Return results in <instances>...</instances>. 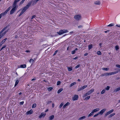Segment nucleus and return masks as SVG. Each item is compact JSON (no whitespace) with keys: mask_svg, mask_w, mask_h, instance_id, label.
<instances>
[{"mask_svg":"<svg viewBox=\"0 0 120 120\" xmlns=\"http://www.w3.org/2000/svg\"><path fill=\"white\" fill-rule=\"evenodd\" d=\"M109 115L107 113V112L105 114V117L106 116L108 115Z\"/></svg>","mask_w":120,"mask_h":120,"instance_id":"nucleus-59","label":"nucleus"},{"mask_svg":"<svg viewBox=\"0 0 120 120\" xmlns=\"http://www.w3.org/2000/svg\"><path fill=\"white\" fill-rule=\"evenodd\" d=\"M33 2V1H31L30 2H29L25 6L26 7V8H28L32 4V3Z\"/></svg>","mask_w":120,"mask_h":120,"instance_id":"nucleus-8","label":"nucleus"},{"mask_svg":"<svg viewBox=\"0 0 120 120\" xmlns=\"http://www.w3.org/2000/svg\"><path fill=\"white\" fill-rule=\"evenodd\" d=\"M35 17H36V16L35 15H33L32 16L31 18V19H33L34 18H35Z\"/></svg>","mask_w":120,"mask_h":120,"instance_id":"nucleus-48","label":"nucleus"},{"mask_svg":"<svg viewBox=\"0 0 120 120\" xmlns=\"http://www.w3.org/2000/svg\"><path fill=\"white\" fill-rule=\"evenodd\" d=\"M116 26L119 27H120V25H116Z\"/></svg>","mask_w":120,"mask_h":120,"instance_id":"nucleus-64","label":"nucleus"},{"mask_svg":"<svg viewBox=\"0 0 120 120\" xmlns=\"http://www.w3.org/2000/svg\"><path fill=\"white\" fill-rule=\"evenodd\" d=\"M20 0H15L14 1L13 4L12 6L13 8L10 12V14H13L16 10L18 8L17 5V3L19 2Z\"/></svg>","mask_w":120,"mask_h":120,"instance_id":"nucleus-1","label":"nucleus"},{"mask_svg":"<svg viewBox=\"0 0 120 120\" xmlns=\"http://www.w3.org/2000/svg\"><path fill=\"white\" fill-rule=\"evenodd\" d=\"M80 66V65L78 64L75 67V68H77L79 67Z\"/></svg>","mask_w":120,"mask_h":120,"instance_id":"nucleus-49","label":"nucleus"},{"mask_svg":"<svg viewBox=\"0 0 120 120\" xmlns=\"http://www.w3.org/2000/svg\"><path fill=\"white\" fill-rule=\"evenodd\" d=\"M97 53L98 55H101V53L100 51H98L97 52Z\"/></svg>","mask_w":120,"mask_h":120,"instance_id":"nucleus-34","label":"nucleus"},{"mask_svg":"<svg viewBox=\"0 0 120 120\" xmlns=\"http://www.w3.org/2000/svg\"><path fill=\"white\" fill-rule=\"evenodd\" d=\"M35 2V0H34L33 2V3L32 5H34L36 3Z\"/></svg>","mask_w":120,"mask_h":120,"instance_id":"nucleus-58","label":"nucleus"},{"mask_svg":"<svg viewBox=\"0 0 120 120\" xmlns=\"http://www.w3.org/2000/svg\"><path fill=\"white\" fill-rule=\"evenodd\" d=\"M7 14L6 12L5 11L3 13H1L0 15L1 16V17H4L5 15Z\"/></svg>","mask_w":120,"mask_h":120,"instance_id":"nucleus-14","label":"nucleus"},{"mask_svg":"<svg viewBox=\"0 0 120 120\" xmlns=\"http://www.w3.org/2000/svg\"><path fill=\"white\" fill-rule=\"evenodd\" d=\"M102 69L104 70L108 71L109 70V68H102Z\"/></svg>","mask_w":120,"mask_h":120,"instance_id":"nucleus-27","label":"nucleus"},{"mask_svg":"<svg viewBox=\"0 0 120 120\" xmlns=\"http://www.w3.org/2000/svg\"><path fill=\"white\" fill-rule=\"evenodd\" d=\"M26 65L25 64H23L21 65L20 66V67L19 68H24L26 67Z\"/></svg>","mask_w":120,"mask_h":120,"instance_id":"nucleus-16","label":"nucleus"},{"mask_svg":"<svg viewBox=\"0 0 120 120\" xmlns=\"http://www.w3.org/2000/svg\"><path fill=\"white\" fill-rule=\"evenodd\" d=\"M64 103H63V102L62 103L60 104V106H59L60 108L62 107V106H63V105H64Z\"/></svg>","mask_w":120,"mask_h":120,"instance_id":"nucleus-36","label":"nucleus"},{"mask_svg":"<svg viewBox=\"0 0 120 120\" xmlns=\"http://www.w3.org/2000/svg\"><path fill=\"white\" fill-rule=\"evenodd\" d=\"M102 45V43H101L99 44V45H100V48H101L102 47V46H101Z\"/></svg>","mask_w":120,"mask_h":120,"instance_id":"nucleus-60","label":"nucleus"},{"mask_svg":"<svg viewBox=\"0 0 120 120\" xmlns=\"http://www.w3.org/2000/svg\"><path fill=\"white\" fill-rule=\"evenodd\" d=\"M88 54L87 53H86L84 54V55L85 56H86L88 55Z\"/></svg>","mask_w":120,"mask_h":120,"instance_id":"nucleus-63","label":"nucleus"},{"mask_svg":"<svg viewBox=\"0 0 120 120\" xmlns=\"http://www.w3.org/2000/svg\"><path fill=\"white\" fill-rule=\"evenodd\" d=\"M61 83V82L60 81H58L57 82V85H59Z\"/></svg>","mask_w":120,"mask_h":120,"instance_id":"nucleus-47","label":"nucleus"},{"mask_svg":"<svg viewBox=\"0 0 120 120\" xmlns=\"http://www.w3.org/2000/svg\"><path fill=\"white\" fill-rule=\"evenodd\" d=\"M63 90V89L62 88H60L57 91V93L58 94L60 93V92L62 91Z\"/></svg>","mask_w":120,"mask_h":120,"instance_id":"nucleus-23","label":"nucleus"},{"mask_svg":"<svg viewBox=\"0 0 120 120\" xmlns=\"http://www.w3.org/2000/svg\"><path fill=\"white\" fill-rule=\"evenodd\" d=\"M115 114V113H113L112 114H111L109 116V118H111Z\"/></svg>","mask_w":120,"mask_h":120,"instance_id":"nucleus-24","label":"nucleus"},{"mask_svg":"<svg viewBox=\"0 0 120 120\" xmlns=\"http://www.w3.org/2000/svg\"><path fill=\"white\" fill-rule=\"evenodd\" d=\"M7 26H6L0 32V35L2 37L6 34V33L8 32V30L3 33V32L7 29Z\"/></svg>","mask_w":120,"mask_h":120,"instance_id":"nucleus-2","label":"nucleus"},{"mask_svg":"<svg viewBox=\"0 0 120 120\" xmlns=\"http://www.w3.org/2000/svg\"><path fill=\"white\" fill-rule=\"evenodd\" d=\"M105 73H104V74H102L101 75V76H105Z\"/></svg>","mask_w":120,"mask_h":120,"instance_id":"nucleus-61","label":"nucleus"},{"mask_svg":"<svg viewBox=\"0 0 120 120\" xmlns=\"http://www.w3.org/2000/svg\"><path fill=\"white\" fill-rule=\"evenodd\" d=\"M6 45H3V46L1 48H2V49H3L4 48H5L6 47Z\"/></svg>","mask_w":120,"mask_h":120,"instance_id":"nucleus-55","label":"nucleus"},{"mask_svg":"<svg viewBox=\"0 0 120 120\" xmlns=\"http://www.w3.org/2000/svg\"><path fill=\"white\" fill-rule=\"evenodd\" d=\"M70 104V103L69 102H67L63 106V108L65 109L66 108V106L69 105Z\"/></svg>","mask_w":120,"mask_h":120,"instance_id":"nucleus-13","label":"nucleus"},{"mask_svg":"<svg viewBox=\"0 0 120 120\" xmlns=\"http://www.w3.org/2000/svg\"><path fill=\"white\" fill-rule=\"evenodd\" d=\"M76 82H74L72 83L70 85V87H71L72 86L76 84Z\"/></svg>","mask_w":120,"mask_h":120,"instance_id":"nucleus-21","label":"nucleus"},{"mask_svg":"<svg viewBox=\"0 0 120 120\" xmlns=\"http://www.w3.org/2000/svg\"><path fill=\"white\" fill-rule=\"evenodd\" d=\"M58 51V50H56L55 51L54 53V54L53 55L54 56L57 53V52Z\"/></svg>","mask_w":120,"mask_h":120,"instance_id":"nucleus-52","label":"nucleus"},{"mask_svg":"<svg viewBox=\"0 0 120 120\" xmlns=\"http://www.w3.org/2000/svg\"><path fill=\"white\" fill-rule=\"evenodd\" d=\"M54 116L53 115H52L49 117L50 120H52L54 118Z\"/></svg>","mask_w":120,"mask_h":120,"instance_id":"nucleus-25","label":"nucleus"},{"mask_svg":"<svg viewBox=\"0 0 120 120\" xmlns=\"http://www.w3.org/2000/svg\"><path fill=\"white\" fill-rule=\"evenodd\" d=\"M86 117L85 116H83L82 117H80L79 119V120H81L83 119H85Z\"/></svg>","mask_w":120,"mask_h":120,"instance_id":"nucleus-26","label":"nucleus"},{"mask_svg":"<svg viewBox=\"0 0 120 120\" xmlns=\"http://www.w3.org/2000/svg\"><path fill=\"white\" fill-rule=\"evenodd\" d=\"M78 57H76L74 58H73V60H75V59H77L78 58Z\"/></svg>","mask_w":120,"mask_h":120,"instance_id":"nucleus-62","label":"nucleus"},{"mask_svg":"<svg viewBox=\"0 0 120 120\" xmlns=\"http://www.w3.org/2000/svg\"><path fill=\"white\" fill-rule=\"evenodd\" d=\"M53 88L52 87H49L48 88L47 90L48 91H50L52 90Z\"/></svg>","mask_w":120,"mask_h":120,"instance_id":"nucleus-33","label":"nucleus"},{"mask_svg":"<svg viewBox=\"0 0 120 120\" xmlns=\"http://www.w3.org/2000/svg\"><path fill=\"white\" fill-rule=\"evenodd\" d=\"M68 71H71L72 70V68H71L68 67Z\"/></svg>","mask_w":120,"mask_h":120,"instance_id":"nucleus-41","label":"nucleus"},{"mask_svg":"<svg viewBox=\"0 0 120 120\" xmlns=\"http://www.w3.org/2000/svg\"><path fill=\"white\" fill-rule=\"evenodd\" d=\"M113 109H112L109 111L107 112V113L108 115H109V114L112 113V112H113Z\"/></svg>","mask_w":120,"mask_h":120,"instance_id":"nucleus-20","label":"nucleus"},{"mask_svg":"<svg viewBox=\"0 0 120 120\" xmlns=\"http://www.w3.org/2000/svg\"><path fill=\"white\" fill-rule=\"evenodd\" d=\"M34 61V60H33V59H31L30 60V62H32L33 63Z\"/></svg>","mask_w":120,"mask_h":120,"instance_id":"nucleus-46","label":"nucleus"},{"mask_svg":"<svg viewBox=\"0 0 120 120\" xmlns=\"http://www.w3.org/2000/svg\"><path fill=\"white\" fill-rule=\"evenodd\" d=\"M83 27V26H82L80 25V26H78V28H82V27Z\"/></svg>","mask_w":120,"mask_h":120,"instance_id":"nucleus-56","label":"nucleus"},{"mask_svg":"<svg viewBox=\"0 0 120 120\" xmlns=\"http://www.w3.org/2000/svg\"><path fill=\"white\" fill-rule=\"evenodd\" d=\"M68 32L67 30H60L59 32H57V34L59 35H60L64 33L67 32Z\"/></svg>","mask_w":120,"mask_h":120,"instance_id":"nucleus-3","label":"nucleus"},{"mask_svg":"<svg viewBox=\"0 0 120 120\" xmlns=\"http://www.w3.org/2000/svg\"><path fill=\"white\" fill-rule=\"evenodd\" d=\"M99 114V113L98 112V113L96 114H95L94 115V117H95L97 116Z\"/></svg>","mask_w":120,"mask_h":120,"instance_id":"nucleus-51","label":"nucleus"},{"mask_svg":"<svg viewBox=\"0 0 120 120\" xmlns=\"http://www.w3.org/2000/svg\"><path fill=\"white\" fill-rule=\"evenodd\" d=\"M93 45L91 44L88 45V49L89 50H90L93 48Z\"/></svg>","mask_w":120,"mask_h":120,"instance_id":"nucleus-15","label":"nucleus"},{"mask_svg":"<svg viewBox=\"0 0 120 120\" xmlns=\"http://www.w3.org/2000/svg\"><path fill=\"white\" fill-rule=\"evenodd\" d=\"M19 81L18 80H17L15 82V86H16L18 84Z\"/></svg>","mask_w":120,"mask_h":120,"instance_id":"nucleus-30","label":"nucleus"},{"mask_svg":"<svg viewBox=\"0 0 120 120\" xmlns=\"http://www.w3.org/2000/svg\"><path fill=\"white\" fill-rule=\"evenodd\" d=\"M90 98V96H88L86 97L85 98V99L86 100H88Z\"/></svg>","mask_w":120,"mask_h":120,"instance_id":"nucleus-42","label":"nucleus"},{"mask_svg":"<svg viewBox=\"0 0 120 120\" xmlns=\"http://www.w3.org/2000/svg\"><path fill=\"white\" fill-rule=\"evenodd\" d=\"M11 7H9L5 11V12H6V13L7 14V13L8 12L9 10L11 8Z\"/></svg>","mask_w":120,"mask_h":120,"instance_id":"nucleus-22","label":"nucleus"},{"mask_svg":"<svg viewBox=\"0 0 120 120\" xmlns=\"http://www.w3.org/2000/svg\"><path fill=\"white\" fill-rule=\"evenodd\" d=\"M120 90V87L118 88H117L115 89L114 90V92H115Z\"/></svg>","mask_w":120,"mask_h":120,"instance_id":"nucleus-19","label":"nucleus"},{"mask_svg":"<svg viewBox=\"0 0 120 120\" xmlns=\"http://www.w3.org/2000/svg\"><path fill=\"white\" fill-rule=\"evenodd\" d=\"M105 90L104 89L103 90L101 91V94H103L105 92Z\"/></svg>","mask_w":120,"mask_h":120,"instance_id":"nucleus-39","label":"nucleus"},{"mask_svg":"<svg viewBox=\"0 0 120 120\" xmlns=\"http://www.w3.org/2000/svg\"><path fill=\"white\" fill-rule=\"evenodd\" d=\"M94 3L95 4L97 5H100L101 4L100 1H95L94 2Z\"/></svg>","mask_w":120,"mask_h":120,"instance_id":"nucleus-17","label":"nucleus"},{"mask_svg":"<svg viewBox=\"0 0 120 120\" xmlns=\"http://www.w3.org/2000/svg\"><path fill=\"white\" fill-rule=\"evenodd\" d=\"M89 94L87 92L84 95V97H85L88 95H89Z\"/></svg>","mask_w":120,"mask_h":120,"instance_id":"nucleus-50","label":"nucleus"},{"mask_svg":"<svg viewBox=\"0 0 120 120\" xmlns=\"http://www.w3.org/2000/svg\"><path fill=\"white\" fill-rule=\"evenodd\" d=\"M7 38H5L1 42V43H2L3 44L4 43V42L7 39Z\"/></svg>","mask_w":120,"mask_h":120,"instance_id":"nucleus-28","label":"nucleus"},{"mask_svg":"<svg viewBox=\"0 0 120 120\" xmlns=\"http://www.w3.org/2000/svg\"><path fill=\"white\" fill-rule=\"evenodd\" d=\"M24 103V102L23 101H22L21 102H20V105H22Z\"/></svg>","mask_w":120,"mask_h":120,"instance_id":"nucleus-53","label":"nucleus"},{"mask_svg":"<svg viewBox=\"0 0 120 120\" xmlns=\"http://www.w3.org/2000/svg\"><path fill=\"white\" fill-rule=\"evenodd\" d=\"M94 113L92 111L88 115V117L92 116L93 114Z\"/></svg>","mask_w":120,"mask_h":120,"instance_id":"nucleus-32","label":"nucleus"},{"mask_svg":"<svg viewBox=\"0 0 120 120\" xmlns=\"http://www.w3.org/2000/svg\"><path fill=\"white\" fill-rule=\"evenodd\" d=\"M115 49L116 50H117L119 49V46L118 45H116L115 47Z\"/></svg>","mask_w":120,"mask_h":120,"instance_id":"nucleus-37","label":"nucleus"},{"mask_svg":"<svg viewBox=\"0 0 120 120\" xmlns=\"http://www.w3.org/2000/svg\"><path fill=\"white\" fill-rule=\"evenodd\" d=\"M87 86V85H85V86H83L82 87V89H83V90L85 88H86Z\"/></svg>","mask_w":120,"mask_h":120,"instance_id":"nucleus-45","label":"nucleus"},{"mask_svg":"<svg viewBox=\"0 0 120 120\" xmlns=\"http://www.w3.org/2000/svg\"><path fill=\"white\" fill-rule=\"evenodd\" d=\"M118 71H116L114 72H110L111 75L117 73H118Z\"/></svg>","mask_w":120,"mask_h":120,"instance_id":"nucleus-18","label":"nucleus"},{"mask_svg":"<svg viewBox=\"0 0 120 120\" xmlns=\"http://www.w3.org/2000/svg\"><path fill=\"white\" fill-rule=\"evenodd\" d=\"M46 114L45 113H41V115L39 116V118H41L42 117H44L46 115Z\"/></svg>","mask_w":120,"mask_h":120,"instance_id":"nucleus-10","label":"nucleus"},{"mask_svg":"<svg viewBox=\"0 0 120 120\" xmlns=\"http://www.w3.org/2000/svg\"><path fill=\"white\" fill-rule=\"evenodd\" d=\"M105 76L111 75L110 73H105Z\"/></svg>","mask_w":120,"mask_h":120,"instance_id":"nucleus-31","label":"nucleus"},{"mask_svg":"<svg viewBox=\"0 0 120 120\" xmlns=\"http://www.w3.org/2000/svg\"><path fill=\"white\" fill-rule=\"evenodd\" d=\"M76 52V51L75 50H74L72 51L71 53L72 54H74Z\"/></svg>","mask_w":120,"mask_h":120,"instance_id":"nucleus-44","label":"nucleus"},{"mask_svg":"<svg viewBox=\"0 0 120 120\" xmlns=\"http://www.w3.org/2000/svg\"><path fill=\"white\" fill-rule=\"evenodd\" d=\"M99 108H96L93 110L92 112L93 113L97 111H98L99 110Z\"/></svg>","mask_w":120,"mask_h":120,"instance_id":"nucleus-12","label":"nucleus"},{"mask_svg":"<svg viewBox=\"0 0 120 120\" xmlns=\"http://www.w3.org/2000/svg\"><path fill=\"white\" fill-rule=\"evenodd\" d=\"M116 67H117L120 68V65L116 64Z\"/></svg>","mask_w":120,"mask_h":120,"instance_id":"nucleus-54","label":"nucleus"},{"mask_svg":"<svg viewBox=\"0 0 120 120\" xmlns=\"http://www.w3.org/2000/svg\"><path fill=\"white\" fill-rule=\"evenodd\" d=\"M33 111L31 109L30 110L28 111L26 113L27 115H30L32 114L33 113Z\"/></svg>","mask_w":120,"mask_h":120,"instance_id":"nucleus-9","label":"nucleus"},{"mask_svg":"<svg viewBox=\"0 0 120 120\" xmlns=\"http://www.w3.org/2000/svg\"><path fill=\"white\" fill-rule=\"evenodd\" d=\"M94 90L93 89H92L91 90H90L88 91L87 92L89 94V95L90 94L92 93V92H93L94 91Z\"/></svg>","mask_w":120,"mask_h":120,"instance_id":"nucleus-11","label":"nucleus"},{"mask_svg":"<svg viewBox=\"0 0 120 120\" xmlns=\"http://www.w3.org/2000/svg\"><path fill=\"white\" fill-rule=\"evenodd\" d=\"M52 102L51 101H48L46 102L47 104H49L51 103Z\"/></svg>","mask_w":120,"mask_h":120,"instance_id":"nucleus-35","label":"nucleus"},{"mask_svg":"<svg viewBox=\"0 0 120 120\" xmlns=\"http://www.w3.org/2000/svg\"><path fill=\"white\" fill-rule=\"evenodd\" d=\"M114 24L113 23H111V24H110L108 25L107 26H113L114 25Z\"/></svg>","mask_w":120,"mask_h":120,"instance_id":"nucleus-38","label":"nucleus"},{"mask_svg":"<svg viewBox=\"0 0 120 120\" xmlns=\"http://www.w3.org/2000/svg\"><path fill=\"white\" fill-rule=\"evenodd\" d=\"M78 96L77 95H75L72 98V99L73 101L76 100L78 98Z\"/></svg>","mask_w":120,"mask_h":120,"instance_id":"nucleus-6","label":"nucleus"},{"mask_svg":"<svg viewBox=\"0 0 120 120\" xmlns=\"http://www.w3.org/2000/svg\"><path fill=\"white\" fill-rule=\"evenodd\" d=\"M74 18L76 20L78 21L81 19V16L80 15H76Z\"/></svg>","mask_w":120,"mask_h":120,"instance_id":"nucleus-4","label":"nucleus"},{"mask_svg":"<svg viewBox=\"0 0 120 120\" xmlns=\"http://www.w3.org/2000/svg\"><path fill=\"white\" fill-rule=\"evenodd\" d=\"M83 90V89H82V87H81L80 88L78 89V91H80L81 90Z\"/></svg>","mask_w":120,"mask_h":120,"instance_id":"nucleus-43","label":"nucleus"},{"mask_svg":"<svg viewBox=\"0 0 120 120\" xmlns=\"http://www.w3.org/2000/svg\"><path fill=\"white\" fill-rule=\"evenodd\" d=\"M110 87L109 86H107L106 88H105V89L107 90H109Z\"/></svg>","mask_w":120,"mask_h":120,"instance_id":"nucleus-40","label":"nucleus"},{"mask_svg":"<svg viewBox=\"0 0 120 120\" xmlns=\"http://www.w3.org/2000/svg\"><path fill=\"white\" fill-rule=\"evenodd\" d=\"M36 106V103L34 104L32 106V108H35Z\"/></svg>","mask_w":120,"mask_h":120,"instance_id":"nucleus-29","label":"nucleus"},{"mask_svg":"<svg viewBox=\"0 0 120 120\" xmlns=\"http://www.w3.org/2000/svg\"><path fill=\"white\" fill-rule=\"evenodd\" d=\"M106 109H104L101 110V111L98 112L99 114L102 115L106 110Z\"/></svg>","mask_w":120,"mask_h":120,"instance_id":"nucleus-7","label":"nucleus"},{"mask_svg":"<svg viewBox=\"0 0 120 120\" xmlns=\"http://www.w3.org/2000/svg\"><path fill=\"white\" fill-rule=\"evenodd\" d=\"M24 1H23V0H22V1L20 2V4H22L24 2Z\"/></svg>","mask_w":120,"mask_h":120,"instance_id":"nucleus-57","label":"nucleus"},{"mask_svg":"<svg viewBox=\"0 0 120 120\" xmlns=\"http://www.w3.org/2000/svg\"><path fill=\"white\" fill-rule=\"evenodd\" d=\"M26 7L25 6L23 8V9L19 15V17L20 16L28 9V8H26Z\"/></svg>","mask_w":120,"mask_h":120,"instance_id":"nucleus-5","label":"nucleus"}]
</instances>
